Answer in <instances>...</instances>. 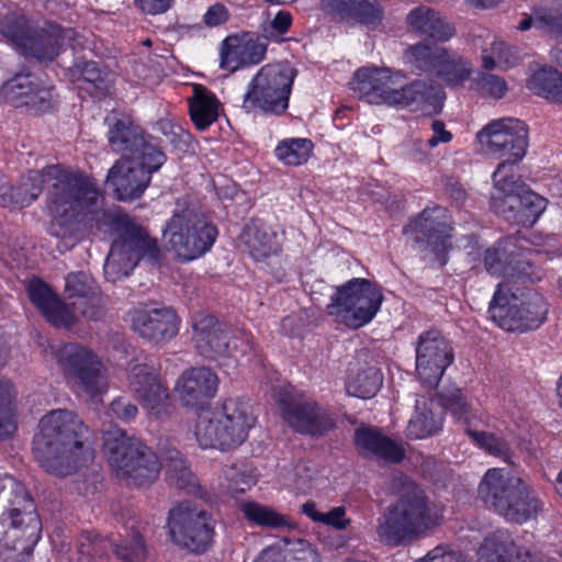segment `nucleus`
Listing matches in <instances>:
<instances>
[{
	"instance_id": "1",
	"label": "nucleus",
	"mask_w": 562,
	"mask_h": 562,
	"mask_svg": "<svg viewBox=\"0 0 562 562\" xmlns=\"http://www.w3.org/2000/svg\"><path fill=\"white\" fill-rule=\"evenodd\" d=\"M53 204L57 215L53 231L63 237L67 249L80 240L82 229L119 234L104 263V274L110 281L127 277L140 260L151 265L159 262L160 249L157 241L142 227L133 224L127 215L105 210L97 183L75 181L55 196Z\"/></svg>"
},
{
	"instance_id": "10",
	"label": "nucleus",
	"mask_w": 562,
	"mask_h": 562,
	"mask_svg": "<svg viewBox=\"0 0 562 562\" xmlns=\"http://www.w3.org/2000/svg\"><path fill=\"white\" fill-rule=\"evenodd\" d=\"M547 313L548 305L540 293L530 289L513 292L507 284H498L488 307L492 321L506 331L536 329Z\"/></svg>"
},
{
	"instance_id": "5",
	"label": "nucleus",
	"mask_w": 562,
	"mask_h": 562,
	"mask_svg": "<svg viewBox=\"0 0 562 562\" xmlns=\"http://www.w3.org/2000/svg\"><path fill=\"white\" fill-rule=\"evenodd\" d=\"M42 524L24 484L12 476L0 479V544L27 551L41 539Z\"/></svg>"
},
{
	"instance_id": "48",
	"label": "nucleus",
	"mask_w": 562,
	"mask_h": 562,
	"mask_svg": "<svg viewBox=\"0 0 562 562\" xmlns=\"http://www.w3.org/2000/svg\"><path fill=\"white\" fill-rule=\"evenodd\" d=\"M301 512L314 522H319L336 530H345L350 525V519L346 517V508L344 506L333 507L326 513L319 512L317 505L313 501H307L301 505Z\"/></svg>"
},
{
	"instance_id": "51",
	"label": "nucleus",
	"mask_w": 562,
	"mask_h": 562,
	"mask_svg": "<svg viewBox=\"0 0 562 562\" xmlns=\"http://www.w3.org/2000/svg\"><path fill=\"white\" fill-rule=\"evenodd\" d=\"M281 544L286 562H321L317 549L304 539H283Z\"/></svg>"
},
{
	"instance_id": "61",
	"label": "nucleus",
	"mask_w": 562,
	"mask_h": 562,
	"mask_svg": "<svg viewBox=\"0 0 562 562\" xmlns=\"http://www.w3.org/2000/svg\"><path fill=\"white\" fill-rule=\"evenodd\" d=\"M431 136L426 140L419 142L422 148H436L439 144L451 142L452 134L446 130V124L441 120H432L430 124Z\"/></svg>"
},
{
	"instance_id": "33",
	"label": "nucleus",
	"mask_w": 562,
	"mask_h": 562,
	"mask_svg": "<svg viewBox=\"0 0 562 562\" xmlns=\"http://www.w3.org/2000/svg\"><path fill=\"white\" fill-rule=\"evenodd\" d=\"M267 44L248 35L228 36L223 41L221 67L235 71L244 66L257 65L266 56Z\"/></svg>"
},
{
	"instance_id": "12",
	"label": "nucleus",
	"mask_w": 562,
	"mask_h": 562,
	"mask_svg": "<svg viewBox=\"0 0 562 562\" xmlns=\"http://www.w3.org/2000/svg\"><path fill=\"white\" fill-rule=\"evenodd\" d=\"M382 302L383 294L378 284L368 279L353 278L336 289L327 312L338 323L357 329L372 321Z\"/></svg>"
},
{
	"instance_id": "34",
	"label": "nucleus",
	"mask_w": 562,
	"mask_h": 562,
	"mask_svg": "<svg viewBox=\"0 0 562 562\" xmlns=\"http://www.w3.org/2000/svg\"><path fill=\"white\" fill-rule=\"evenodd\" d=\"M322 8L370 31L378 30L384 19L383 10L375 0H323Z\"/></svg>"
},
{
	"instance_id": "25",
	"label": "nucleus",
	"mask_w": 562,
	"mask_h": 562,
	"mask_svg": "<svg viewBox=\"0 0 562 562\" xmlns=\"http://www.w3.org/2000/svg\"><path fill=\"white\" fill-rule=\"evenodd\" d=\"M282 414L285 423L293 430L305 435L324 436L336 426L334 414L313 400L284 402Z\"/></svg>"
},
{
	"instance_id": "41",
	"label": "nucleus",
	"mask_w": 562,
	"mask_h": 562,
	"mask_svg": "<svg viewBox=\"0 0 562 562\" xmlns=\"http://www.w3.org/2000/svg\"><path fill=\"white\" fill-rule=\"evenodd\" d=\"M240 512L252 525L270 529H292L295 524L286 515L256 502H246L240 505Z\"/></svg>"
},
{
	"instance_id": "64",
	"label": "nucleus",
	"mask_w": 562,
	"mask_h": 562,
	"mask_svg": "<svg viewBox=\"0 0 562 562\" xmlns=\"http://www.w3.org/2000/svg\"><path fill=\"white\" fill-rule=\"evenodd\" d=\"M229 16V11L223 3H214L204 13L203 22L209 27H215L226 23Z\"/></svg>"
},
{
	"instance_id": "43",
	"label": "nucleus",
	"mask_w": 562,
	"mask_h": 562,
	"mask_svg": "<svg viewBox=\"0 0 562 562\" xmlns=\"http://www.w3.org/2000/svg\"><path fill=\"white\" fill-rule=\"evenodd\" d=\"M445 56L446 48L430 47L424 44L413 45L406 52V58L416 69L435 75Z\"/></svg>"
},
{
	"instance_id": "13",
	"label": "nucleus",
	"mask_w": 562,
	"mask_h": 562,
	"mask_svg": "<svg viewBox=\"0 0 562 562\" xmlns=\"http://www.w3.org/2000/svg\"><path fill=\"white\" fill-rule=\"evenodd\" d=\"M294 70L283 64L262 66L248 85L243 109L247 113L281 115L289 108Z\"/></svg>"
},
{
	"instance_id": "27",
	"label": "nucleus",
	"mask_w": 562,
	"mask_h": 562,
	"mask_svg": "<svg viewBox=\"0 0 562 562\" xmlns=\"http://www.w3.org/2000/svg\"><path fill=\"white\" fill-rule=\"evenodd\" d=\"M492 209L506 221L521 226H532L546 210L547 201L530 189L507 198H492Z\"/></svg>"
},
{
	"instance_id": "22",
	"label": "nucleus",
	"mask_w": 562,
	"mask_h": 562,
	"mask_svg": "<svg viewBox=\"0 0 562 562\" xmlns=\"http://www.w3.org/2000/svg\"><path fill=\"white\" fill-rule=\"evenodd\" d=\"M405 81V75L389 67L368 66L359 68L350 87L359 99L371 104L391 106L398 83Z\"/></svg>"
},
{
	"instance_id": "39",
	"label": "nucleus",
	"mask_w": 562,
	"mask_h": 562,
	"mask_svg": "<svg viewBox=\"0 0 562 562\" xmlns=\"http://www.w3.org/2000/svg\"><path fill=\"white\" fill-rule=\"evenodd\" d=\"M220 102L215 94L205 87L195 85L193 95L189 99V112L195 127L206 130L218 117Z\"/></svg>"
},
{
	"instance_id": "49",
	"label": "nucleus",
	"mask_w": 562,
	"mask_h": 562,
	"mask_svg": "<svg viewBox=\"0 0 562 562\" xmlns=\"http://www.w3.org/2000/svg\"><path fill=\"white\" fill-rule=\"evenodd\" d=\"M13 389L9 381L0 379V439H9L16 430L13 408Z\"/></svg>"
},
{
	"instance_id": "24",
	"label": "nucleus",
	"mask_w": 562,
	"mask_h": 562,
	"mask_svg": "<svg viewBox=\"0 0 562 562\" xmlns=\"http://www.w3.org/2000/svg\"><path fill=\"white\" fill-rule=\"evenodd\" d=\"M0 97L14 108H25L34 113L46 112L54 104L53 89L42 85L31 72L24 71L2 83Z\"/></svg>"
},
{
	"instance_id": "35",
	"label": "nucleus",
	"mask_w": 562,
	"mask_h": 562,
	"mask_svg": "<svg viewBox=\"0 0 562 562\" xmlns=\"http://www.w3.org/2000/svg\"><path fill=\"white\" fill-rule=\"evenodd\" d=\"M355 443L367 458L398 463L405 457L404 448L373 427H360L355 432Z\"/></svg>"
},
{
	"instance_id": "16",
	"label": "nucleus",
	"mask_w": 562,
	"mask_h": 562,
	"mask_svg": "<svg viewBox=\"0 0 562 562\" xmlns=\"http://www.w3.org/2000/svg\"><path fill=\"white\" fill-rule=\"evenodd\" d=\"M476 139L483 151L507 162L520 161L528 146L525 123L513 117L491 121L477 132Z\"/></svg>"
},
{
	"instance_id": "60",
	"label": "nucleus",
	"mask_w": 562,
	"mask_h": 562,
	"mask_svg": "<svg viewBox=\"0 0 562 562\" xmlns=\"http://www.w3.org/2000/svg\"><path fill=\"white\" fill-rule=\"evenodd\" d=\"M536 27L562 37V14H557L551 11L537 12Z\"/></svg>"
},
{
	"instance_id": "44",
	"label": "nucleus",
	"mask_w": 562,
	"mask_h": 562,
	"mask_svg": "<svg viewBox=\"0 0 562 562\" xmlns=\"http://www.w3.org/2000/svg\"><path fill=\"white\" fill-rule=\"evenodd\" d=\"M445 56L446 48L430 47L424 44L413 45L406 52V58L416 69L435 75Z\"/></svg>"
},
{
	"instance_id": "63",
	"label": "nucleus",
	"mask_w": 562,
	"mask_h": 562,
	"mask_svg": "<svg viewBox=\"0 0 562 562\" xmlns=\"http://www.w3.org/2000/svg\"><path fill=\"white\" fill-rule=\"evenodd\" d=\"M226 477L229 481L228 490L233 494L244 493L256 484V476L234 470L227 472Z\"/></svg>"
},
{
	"instance_id": "6",
	"label": "nucleus",
	"mask_w": 562,
	"mask_h": 562,
	"mask_svg": "<svg viewBox=\"0 0 562 562\" xmlns=\"http://www.w3.org/2000/svg\"><path fill=\"white\" fill-rule=\"evenodd\" d=\"M255 422L248 403L228 398L220 407L199 414L194 436L203 449L229 450L246 440Z\"/></svg>"
},
{
	"instance_id": "54",
	"label": "nucleus",
	"mask_w": 562,
	"mask_h": 562,
	"mask_svg": "<svg viewBox=\"0 0 562 562\" xmlns=\"http://www.w3.org/2000/svg\"><path fill=\"white\" fill-rule=\"evenodd\" d=\"M65 291L68 299L79 300L98 292V288L90 276L85 272H71L66 277Z\"/></svg>"
},
{
	"instance_id": "3",
	"label": "nucleus",
	"mask_w": 562,
	"mask_h": 562,
	"mask_svg": "<svg viewBox=\"0 0 562 562\" xmlns=\"http://www.w3.org/2000/svg\"><path fill=\"white\" fill-rule=\"evenodd\" d=\"M87 427L69 409H53L38 422L33 454L49 474L65 477L93 460V450L83 442Z\"/></svg>"
},
{
	"instance_id": "31",
	"label": "nucleus",
	"mask_w": 562,
	"mask_h": 562,
	"mask_svg": "<svg viewBox=\"0 0 562 562\" xmlns=\"http://www.w3.org/2000/svg\"><path fill=\"white\" fill-rule=\"evenodd\" d=\"M26 289L31 302L53 326L70 329L76 325V314L44 281L32 279Z\"/></svg>"
},
{
	"instance_id": "42",
	"label": "nucleus",
	"mask_w": 562,
	"mask_h": 562,
	"mask_svg": "<svg viewBox=\"0 0 562 562\" xmlns=\"http://www.w3.org/2000/svg\"><path fill=\"white\" fill-rule=\"evenodd\" d=\"M383 382L382 373L375 367H368L356 375H350L346 387L348 394L360 397H373L380 390Z\"/></svg>"
},
{
	"instance_id": "36",
	"label": "nucleus",
	"mask_w": 562,
	"mask_h": 562,
	"mask_svg": "<svg viewBox=\"0 0 562 562\" xmlns=\"http://www.w3.org/2000/svg\"><path fill=\"white\" fill-rule=\"evenodd\" d=\"M406 23L413 32L438 42H447L456 34L454 26L440 12L427 5L411 10Z\"/></svg>"
},
{
	"instance_id": "58",
	"label": "nucleus",
	"mask_w": 562,
	"mask_h": 562,
	"mask_svg": "<svg viewBox=\"0 0 562 562\" xmlns=\"http://www.w3.org/2000/svg\"><path fill=\"white\" fill-rule=\"evenodd\" d=\"M292 24V15L288 11H279L273 20L261 25V35L265 40L278 42Z\"/></svg>"
},
{
	"instance_id": "29",
	"label": "nucleus",
	"mask_w": 562,
	"mask_h": 562,
	"mask_svg": "<svg viewBox=\"0 0 562 562\" xmlns=\"http://www.w3.org/2000/svg\"><path fill=\"white\" fill-rule=\"evenodd\" d=\"M131 326L140 337L161 342L178 334L179 319L176 312L169 307L135 310L131 314Z\"/></svg>"
},
{
	"instance_id": "20",
	"label": "nucleus",
	"mask_w": 562,
	"mask_h": 562,
	"mask_svg": "<svg viewBox=\"0 0 562 562\" xmlns=\"http://www.w3.org/2000/svg\"><path fill=\"white\" fill-rule=\"evenodd\" d=\"M443 403L451 409L453 415L463 420L464 430L475 445L484 449L488 454L501 458L506 463H512L508 442L492 432H486L479 428V424H483L482 414L477 409L472 408L461 390H452L443 395Z\"/></svg>"
},
{
	"instance_id": "4",
	"label": "nucleus",
	"mask_w": 562,
	"mask_h": 562,
	"mask_svg": "<svg viewBox=\"0 0 562 562\" xmlns=\"http://www.w3.org/2000/svg\"><path fill=\"white\" fill-rule=\"evenodd\" d=\"M442 520V508L414 487L387 507L379 519L378 536L385 544L403 546L439 527Z\"/></svg>"
},
{
	"instance_id": "55",
	"label": "nucleus",
	"mask_w": 562,
	"mask_h": 562,
	"mask_svg": "<svg viewBox=\"0 0 562 562\" xmlns=\"http://www.w3.org/2000/svg\"><path fill=\"white\" fill-rule=\"evenodd\" d=\"M71 305L87 321H98L105 313V301L99 291L87 297L75 300Z\"/></svg>"
},
{
	"instance_id": "47",
	"label": "nucleus",
	"mask_w": 562,
	"mask_h": 562,
	"mask_svg": "<svg viewBox=\"0 0 562 562\" xmlns=\"http://www.w3.org/2000/svg\"><path fill=\"white\" fill-rule=\"evenodd\" d=\"M471 72V64L468 60L446 49V56L436 76L442 79L448 86L456 87L468 80Z\"/></svg>"
},
{
	"instance_id": "52",
	"label": "nucleus",
	"mask_w": 562,
	"mask_h": 562,
	"mask_svg": "<svg viewBox=\"0 0 562 562\" xmlns=\"http://www.w3.org/2000/svg\"><path fill=\"white\" fill-rule=\"evenodd\" d=\"M515 162L502 161L493 173L495 189L503 195H493L492 198H507L509 194H520L524 189H529L522 182H519L506 173Z\"/></svg>"
},
{
	"instance_id": "28",
	"label": "nucleus",
	"mask_w": 562,
	"mask_h": 562,
	"mask_svg": "<svg viewBox=\"0 0 562 562\" xmlns=\"http://www.w3.org/2000/svg\"><path fill=\"white\" fill-rule=\"evenodd\" d=\"M443 100L445 92L440 87L414 80L407 85L398 83L391 106L430 115L441 111Z\"/></svg>"
},
{
	"instance_id": "46",
	"label": "nucleus",
	"mask_w": 562,
	"mask_h": 562,
	"mask_svg": "<svg viewBox=\"0 0 562 562\" xmlns=\"http://www.w3.org/2000/svg\"><path fill=\"white\" fill-rule=\"evenodd\" d=\"M481 59L482 67L485 70L495 68L506 70L516 65L518 55L514 47L506 45L502 41H494L490 47L482 49Z\"/></svg>"
},
{
	"instance_id": "8",
	"label": "nucleus",
	"mask_w": 562,
	"mask_h": 562,
	"mask_svg": "<svg viewBox=\"0 0 562 562\" xmlns=\"http://www.w3.org/2000/svg\"><path fill=\"white\" fill-rule=\"evenodd\" d=\"M479 496L506 520L522 524L540 509V503L528 484L509 476L502 469H490L479 486Z\"/></svg>"
},
{
	"instance_id": "37",
	"label": "nucleus",
	"mask_w": 562,
	"mask_h": 562,
	"mask_svg": "<svg viewBox=\"0 0 562 562\" xmlns=\"http://www.w3.org/2000/svg\"><path fill=\"white\" fill-rule=\"evenodd\" d=\"M240 238L249 256L256 261H263L281 250V239L277 231L263 223L247 225Z\"/></svg>"
},
{
	"instance_id": "30",
	"label": "nucleus",
	"mask_w": 562,
	"mask_h": 562,
	"mask_svg": "<svg viewBox=\"0 0 562 562\" xmlns=\"http://www.w3.org/2000/svg\"><path fill=\"white\" fill-rule=\"evenodd\" d=\"M457 387L439 393V402L432 396L419 395L416 398L415 412L411 417L406 434L411 439H422L437 434L443 423L445 409H451L443 403V395Z\"/></svg>"
},
{
	"instance_id": "17",
	"label": "nucleus",
	"mask_w": 562,
	"mask_h": 562,
	"mask_svg": "<svg viewBox=\"0 0 562 562\" xmlns=\"http://www.w3.org/2000/svg\"><path fill=\"white\" fill-rule=\"evenodd\" d=\"M127 381L132 393L150 416L160 419L170 414L169 390L155 366L149 363L131 366Z\"/></svg>"
},
{
	"instance_id": "7",
	"label": "nucleus",
	"mask_w": 562,
	"mask_h": 562,
	"mask_svg": "<svg viewBox=\"0 0 562 562\" xmlns=\"http://www.w3.org/2000/svg\"><path fill=\"white\" fill-rule=\"evenodd\" d=\"M0 32L26 57L41 63L54 60L66 46L75 52L85 47L83 37L72 29H63L55 23H46L42 29H30L26 20L16 14L5 15L0 21Z\"/></svg>"
},
{
	"instance_id": "23",
	"label": "nucleus",
	"mask_w": 562,
	"mask_h": 562,
	"mask_svg": "<svg viewBox=\"0 0 562 562\" xmlns=\"http://www.w3.org/2000/svg\"><path fill=\"white\" fill-rule=\"evenodd\" d=\"M108 138L111 148L122 155L121 159L149 160L151 169H159L166 161V155L128 121H116Z\"/></svg>"
},
{
	"instance_id": "45",
	"label": "nucleus",
	"mask_w": 562,
	"mask_h": 562,
	"mask_svg": "<svg viewBox=\"0 0 562 562\" xmlns=\"http://www.w3.org/2000/svg\"><path fill=\"white\" fill-rule=\"evenodd\" d=\"M313 150L308 138H286L281 140L276 149V157L288 166H299L307 161Z\"/></svg>"
},
{
	"instance_id": "26",
	"label": "nucleus",
	"mask_w": 562,
	"mask_h": 562,
	"mask_svg": "<svg viewBox=\"0 0 562 562\" xmlns=\"http://www.w3.org/2000/svg\"><path fill=\"white\" fill-rule=\"evenodd\" d=\"M149 160L120 159L109 170L108 186L113 188L120 201H131L139 198L148 187L151 173Z\"/></svg>"
},
{
	"instance_id": "21",
	"label": "nucleus",
	"mask_w": 562,
	"mask_h": 562,
	"mask_svg": "<svg viewBox=\"0 0 562 562\" xmlns=\"http://www.w3.org/2000/svg\"><path fill=\"white\" fill-rule=\"evenodd\" d=\"M445 209L439 206L427 207L403 228V234L408 238L418 244H426L440 260L441 266L446 263L445 256L451 246V227L445 221Z\"/></svg>"
},
{
	"instance_id": "32",
	"label": "nucleus",
	"mask_w": 562,
	"mask_h": 562,
	"mask_svg": "<svg viewBox=\"0 0 562 562\" xmlns=\"http://www.w3.org/2000/svg\"><path fill=\"white\" fill-rule=\"evenodd\" d=\"M218 378L205 367L186 370L178 379L176 391L186 406H198L214 397L217 392Z\"/></svg>"
},
{
	"instance_id": "9",
	"label": "nucleus",
	"mask_w": 562,
	"mask_h": 562,
	"mask_svg": "<svg viewBox=\"0 0 562 562\" xmlns=\"http://www.w3.org/2000/svg\"><path fill=\"white\" fill-rule=\"evenodd\" d=\"M75 181H85L88 184H94L95 182L79 171L61 168L60 166H48L41 171L32 170L25 177H23L16 187L10 186L9 191H5V205L2 207L10 209H23L31 205L42 193L43 183L52 182L46 198V209L49 216L48 233L63 240V237L55 234L53 225L56 222V213H54L53 203L55 196L60 193L61 190H66Z\"/></svg>"
},
{
	"instance_id": "62",
	"label": "nucleus",
	"mask_w": 562,
	"mask_h": 562,
	"mask_svg": "<svg viewBox=\"0 0 562 562\" xmlns=\"http://www.w3.org/2000/svg\"><path fill=\"white\" fill-rule=\"evenodd\" d=\"M416 562H465L463 555L447 546H437Z\"/></svg>"
},
{
	"instance_id": "40",
	"label": "nucleus",
	"mask_w": 562,
	"mask_h": 562,
	"mask_svg": "<svg viewBox=\"0 0 562 562\" xmlns=\"http://www.w3.org/2000/svg\"><path fill=\"white\" fill-rule=\"evenodd\" d=\"M67 75L72 81L90 85L95 97L104 95L111 86L110 74L95 61H78L68 68Z\"/></svg>"
},
{
	"instance_id": "50",
	"label": "nucleus",
	"mask_w": 562,
	"mask_h": 562,
	"mask_svg": "<svg viewBox=\"0 0 562 562\" xmlns=\"http://www.w3.org/2000/svg\"><path fill=\"white\" fill-rule=\"evenodd\" d=\"M471 86L483 97L495 100L504 98L508 91L507 82L503 77L485 71L479 72Z\"/></svg>"
},
{
	"instance_id": "19",
	"label": "nucleus",
	"mask_w": 562,
	"mask_h": 562,
	"mask_svg": "<svg viewBox=\"0 0 562 562\" xmlns=\"http://www.w3.org/2000/svg\"><path fill=\"white\" fill-rule=\"evenodd\" d=\"M192 341L196 350L207 359L236 358L239 339L233 337L222 323L211 314L199 312L191 317Z\"/></svg>"
},
{
	"instance_id": "59",
	"label": "nucleus",
	"mask_w": 562,
	"mask_h": 562,
	"mask_svg": "<svg viewBox=\"0 0 562 562\" xmlns=\"http://www.w3.org/2000/svg\"><path fill=\"white\" fill-rule=\"evenodd\" d=\"M138 414V407L126 397L114 398L109 408L108 415L123 423H130Z\"/></svg>"
},
{
	"instance_id": "38",
	"label": "nucleus",
	"mask_w": 562,
	"mask_h": 562,
	"mask_svg": "<svg viewBox=\"0 0 562 562\" xmlns=\"http://www.w3.org/2000/svg\"><path fill=\"white\" fill-rule=\"evenodd\" d=\"M477 562H530L527 554L519 553L506 531L488 535L479 549Z\"/></svg>"
},
{
	"instance_id": "11",
	"label": "nucleus",
	"mask_w": 562,
	"mask_h": 562,
	"mask_svg": "<svg viewBox=\"0 0 562 562\" xmlns=\"http://www.w3.org/2000/svg\"><path fill=\"white\" fill-rule=\"evenodd\" d=\"M216 236L215 225L193 206L177 207L164 229L168 246L182 261L204 255L213 246Z\"/></svg>"
},
{
	"instance_id": "56",
	"label": "nucleus",
	"mask_w": 562,
	"mask_h": 562,
	"mask_svg": "<svg viewBox=\"0 0 562 562\" xmlns=\"http://www.w3.org/2000/svg\"><path fill=\"white\" fill-rule=\"evenodd\" d=\"M113 547V552L122 561L143 562L146 558V547L140 535H134L131 539Z\"/></svg>"
},
{
	"instance_id": "18",
	"label": "nucleus",
	"mask_w": 562,
	"mask_h": 562,
	"mask_svg": "<svg viewBox=\"0 0 562 562\" xmlns=\"http://www.w3.org/2000/svg\"><path fill=\"white\" fill-rule=\"evenodd\" d=\"M415 350L418 379L429 389L437 386L454 359L450 342L439 330L430 329L418 336Z\"/></svg>"
},
{
	"instance_id": "15",
	"label": "nucleus",
	"mask_w": 562,
	"mask_h": 562,
	"mask_svg": "<svg viewBox=\"0 0 562 562\" xmlns=\"http://www.w3.org/2000/svg\"><path fill=\"white\" fill-rule=\"evenodd\" d=\"M169 533L172 541L193 553L207 551L214 538V520L202 509L181 503L169 512Z\"/></svg>"
},
{
	"instance_id": "14",
	"label": "nucleus",
	"mask_w": 562,
	"mask_h": 562,
	"mask_svg": "<svg viewBox=\"0 0 562 562\" xmlns=\"http://www.w3.org/2000/svg\"><path fill=\"white\" fill-rule=\"evenodd\" d=\"M57 362L78 395L94 400L108 391L103 364L88 347L66 344L57 353Z\"/></svg>"
},
{
	"instance_id": "2",
	"label": "nucleus",
	"mask_w": 562,
	"mask_h": 562,
	"mask_svg": "<svg viewBox=\"0 0 562 562\" xmlns=\"http://www.w3.org/2000/svg\"><path fill=\"white\" fill-rule=\"evenodd\" d=\"M103 452L116 477L127 485L151 484L165 468L167 481L180 488L193 492L196 479L181 452L176 448L161 450L160 459L142 440L127 436L126 431L112 427L103 432Z\"/></svg>"
},
{
	"instance_id": "57",
	"label": "nucleus",
	"mask_w": 562,
	"mask_h": 562,
	"mask_svg": "<svg viewBox=\"0 0 562 562\" xmlns=\"http://www.w3.org/2000/svg\"><path fill=\"white\" fill-rule=\"evenodd\" d=\"M558 70L553 68H541L535 71L527 80V88L535 94L549 100V94L552 92L555 76Z\"/></svg>"
},
{
	"instance_id": "53",
	"label": "nucleus",
	"mask_w": 562,
	"mask_h": 562,
	"mask_svg": "<svg viewBox=\"0 0 562 562\" xmlns=\"http://www.w3.org/2000/svg\"><path fill=\"white\" fill-rule=\"evenodd\" d=\"M484 265L488 273L501 276V274H507L510 277H517V278H530L528 273L525 272L526 268H530L529 263L519 261L518 265L521 267V270H519L517 273H515V268H509L503 262V255L501 254L499 249L497 248H488L485 251L484 256Z\"/></svg>"
}]
</instances>
